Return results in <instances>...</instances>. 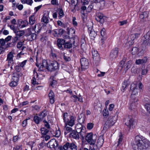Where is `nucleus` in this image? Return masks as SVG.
<instances>
[{
  "mask_svg": "<svg viewBox=\"0 0 150 150\" xmlns=\"http://www.w3.org/2000/svg\"><path fill=\"white\" fill-rule=\"evenodd\" d=\"M12 76L13 77V80L18 81L19 77V73H14L12 75Z\"/></svg>",
  "mask_w": 150,
  "mask_h": 150,
  "instance_id": "c9c22d12",
  "label": "nucleus"
},
{
  "mask_svg": "<svg viewBox=\"0 0 150 150\" xmlns=\"http://www.w3.org/2000/svg\"><path fill=\"white\" fill-rule=\"evenodd\" d=\"M19 30H17L16 32L14 33L16 34V36L18 38H20L21 37L23 36L25 33V32L23 31H18Z\"/></svg>",
  "mask_w": 150,
  "mask_h": 150,
  "instance_id": "f704fd0d",
  "label": "nucleus"
},
{
  "mask_svg": "<svg viewBox=\"0 0 150 150\" xmlns=\"http://www.w3.org/2000/svg\"><path fill=\"white\" fill-rule=\"evenodd\" d=\"M69 148L71 150H77V146L75 143L66 142L63 146L59 147V150H67Z\"/></svg>",
  "mask_w": 150,
  "mask_h": 150,
  "instance_id": "39448f33",
  "label": "nucleus"
},
{
  "mask_svg": "<svg viewBox=\"0 0 150 150\" xmlns=\"http://www.w3.org/2000/svg\"><path fill=\"white\" fill-rule=\"evenodd\" d=\"M147 58L146 57H145L143 59L136 60L135 63L137 64H140L146 63L147 62Z\"/></svg>",
  "mask_w": 150,
  "mask_h": 150,
  "instance_id": "cd10ccee",
  "label": "nucleus"
},
{
  "mask_svg": "<svg viewBox=\"0 0 150 150\" xmlns=\"http://www.w3.org/2000/svg\"><path fill=\"white\" fill-rule=\"evenodd\" d=\"M32 29L35 31V33H37V34H38L41 30V27L40 25L37 24L35 25Z\"/></svg>",
  "mask_w": 150,
  "mask_h": 150,
  "instance_id": "a878e982",
  "label": "nucleus"
},
{
  "mask_svg": "<svg viewBox=\"0 0 150 150\" xmlns=\"http://www.w3.org/2000/svg\"><path fill=\"white\" fill-rule=\"evenodd\" d=\"M124 121L126 125L128 128L129 131L132 132L136 124V122L132 117L131 116L126 117L125 118Z\"/></svg>",
  "mask_w": 150,
  "mask_h": 150,
  "instance_id": "20e7f679",
  "label": "nucleus"
},
{
  "mask_svg": "<svg viewBox=\"0 0 150 150\" xmlns=\"http://www.w3.org/2000/svg\"><path fill=\"white\" fill-rule=\"evenodd\" d=\"M13 53L12 52H10L7 55L6 61L8 62V66L10 65V64L13 63Z\"/></svg>",
  "mask_w": 150,
  "mask_h": 150,
  "instance_id": "a211bd4d",
  "label": "nucleus"
},
{
  "mask_svg": "<svg viewBox=\"0 0 150 150\" xmlns=\"http://www.w3.org/2000/svg\"><path fill=\"white\" fill-rule=\"evenodd\" d=\"M35 21V17L34 16H31L29 17V22L30 25H33Z\"/></svg>",
  "mask_w": 150,
  "mask_h": 150,
  "instance_id": "473e14b6",
  "label": "nucleus"
},
{
  "mask_svg": "<svg viewBox=\"0 0 150 150\" xmlns=\"http://www.w3.org/2000/svg\"><path fill=\"white\" fill-rule=\"evenodd\" d=\"M143 86L141 82H134L131 84L130 92L132 93L131 98H134L135 96H137L139 92V90L142 89Z\"/></svg>",
  "mask_w": 150,
  "mask_h": 150,
  "instance_id": "7ed1b4c3",
  "label": "nucleus"
},
{
  "mask_svg": "<svg viewBox=\"0 0 150 150\" xmlns=\"http://www.w3.org/2000/svg\"><path fill=\"white\" fill-rule=\"evenodd\" d=\"M119 51V49L118 48H115L112 50L110 54V58L111 60L117 57Z\"/></svg>",
  "mask_w": 150,
  "mask_h": 150,
  "instance_id": "f8f14e48",
  "label": "nucleus"
},
{
  "mask_svg": "<svg viewBox=\"0 0 150 150\" xmlns=\"http://www.w3.org/2000/svg\"><path fill=\"white\" fill-rule=\"evenodd\" d=\"M48 96L50 99V103L53 104L54 102V93L52 91H51L48 94Z\"/></svg>",
  "mask_w": 150,
  "mask_h": 150,
  "instance_id": "4be33fe9",
  "label": "nucleus"
},
{
  "mask_svg": "<svg viewBox=\"0 0 150 150\" xmlns=\"http://www.w3.org/2000/svg\"><path fill=\"white\" fill-rule=\"evenodd\" d=\"M148 16V14L146 12H144L140 15L139 18L142 21H146Z\"/></svg>",
  "mask_w": 150,
  "mask_h": 150,
  "instance_id": "393cba45",
  "label": "nucleus"
},
{
  "mask_svg": "<svg viewBox=\"0 0 150 150\" xmlns=\"http://www.w3.org/2000/svg\"><path fill=\"white\" fill-rule=\"evenodd\" d=\"M33 120L36 124H38L39 123L40 121H41L42 120L40 117H39L37 115H35L34 117Z\"/></svg>",
  "mask_w": 150,
  "mask_h": 150,
  "instance_id": "ea45409f",
  "label": "nucleus"
},
{
  "mask_svg": "<svg viewBox=\"0 0 150 150\" xmlns=\"http://www.w3.org/2000/svg\"><path fill=\"white\" fill-rule=\"evenodd\" d=\"M76 120V118L73 116H71L69 117V119H68V122H65V125H69L71 127H72L75 124V121Z\"/></svg>",
  "mask_w": 150,
  "mask_h": 150,
  "instance_id": "ddd939ff",
  "label": "nucleus"
},
{
  "mask_svg": "<svg viewBox=\"0 0 150 150\" xmlns=\"http://www.w3.org/2000/svg\"><path fill=\"white\" fill-rule=\"evenodd\" d=\"M23 45V42L21 41H20L19 42H18V43L17 45V47L18 48L20 49L22 47Z\"/></svg>",
  "mask_w": 150,
  "mask_h": 150,
  "instance_id": "774afa93",
  "label": "nucleus"
},
{
  "mask_svg": "<svg viewBox=\"0 0 150 150\" xmlns=\"http://www.w3.org/2000/svg\"><path fill=\"white\" fill-rule=\"evenodd\" d=\"M18 40V38L16 36L12 38V42L15 45L17 41Z\"/></svg>",
  "mask_w": 150,
  "mask_h": 150,
  "instance_id": "0e129e2a",
  "label": "nucleus"
},
{
  "mask_svg": "<svg viewBox=\"0 0 150 150\" xmlns=\"http://www.w3.org/2000/svg\"><path fill=\"white\" fill-rule=\"evenodd\" d=\"M14 81H12L10 83V86L11 87H15L17 85V82L18 81H16L15 80H14Z\"/></svg>",
  "mask_w": 150,
  "mask_h": 150,
  "instance_id": "e2e57ef3",
  "label": "nucleus"
},
{
  "mask_svg": "<svg viewBox=\"0 0 150 150\" xmlns=\"http://www.w3.org/2000/svg\"><path fill=\"white\" fill-rule=\"evenodd\" d=\"M54 134H53V136H54L57 137H59L60 136L61 134V132L59 128L57 130H56Z\"/></svg>",
  "mask_w": 150,
  "mask_h": 150,
  "instance_id": "de8ad7c7",
  "label": "nucleus"
},
{
  "mask_svg": "<svg viewBox=\"0 0 150 150\" xmlns=\"http://www.w3.org/2000/svg\"><path fill=\"white\" fill-rule=\"evenodd\" d=\"M21 23H23L21 25V28H23L27 26L28 24V22L27 20H24L21 22Z\"/></svg>",
  "mask_w": 150,
  "mask_h": 150,
  "instance_id": "4d7b16f0",
  "label": "nucleus"
},
{
  "mask_svg": "<svg viewBox=\"0 0 150 150\" xmlns=\"http://www.w3.org/2000/svg\"><path fill=\"white\" fill-rule=\"evenodd\" d=\"M94 124L93 123H88L87 127L88 129L90 130L93 127Z\"/></svg>",
  "mask_w": 150,
  "mask_h": 150,
  "instance_id": "13d9d810",
  "label": "nucleus"
},
{
  "mask_svg": "<svg viewBox=\"0 0 150 150\" xmlns=\"http://www.w3.org/2000/svg\"><path fill=\"white\" fill-rule=\"evenodd\" d=\"M36 65L39 68V71H44L43 68L47 69L49 71H53L58 69L59 68L58 63L56 61H50L49 63L47 60H42V62L40 64H38V62L36 63Z\"/></svg>",
  "mask_w": 150,
  "mask_h": 150,
  "instance_id": "f03ea898",
  "label": "nucleus"
},
{
  "mask_svg": "<svg viewBox=\"0 0 150 150\" xmlns=\"http://www.w3.org/2000/svg\"><path fill=\"white\" fill-rule=\"evenodd\" d=\"M97 18L96 19L101 24L107 21V17L104 16L103 14L101 13H98L96 14Z\"/></svg>",
  "mask_w": 150,
  "mask_h": 150,
  "instance_id": "1a4fd4ad",
  "label": "nucleus"
},
{
  "mask_svg": "<svg viewBox=\"0 0 150 150\" xmlns=\"http://www.w3.org/2000/svg\"><path fill=\"white\" fill-rule=\"evenodd\" d=\"M65 40L63 39H58L57 40V45L59 48L62 50L63 49V45H64Z\"/></svg>",
  "mask_w": 150,
  "mask_h": 150,
  "instance_id": "412c9836",
  "label": "nucleus"
},
{
  "mask_svg": "<svg viewBox=\"0 0 150 150\" xmlns=\"http://www.w3.org/2000/svg\"><path fill=\"white\" fill-rule=\"evenodd\" d=\"M72 44L71 42H65V44L64 45V47L65 48L67 49H70L72 47Z\"/></svg>",
  "mask_w": 150,
  "mask_h": 150,
  "instance_id": "c03bdc74",
  "label": "nucleus"
},
{
  "mask_svg": "<svg viewBox=\"0 0 150 150\" xmlns=\"http://www.w3.org/2000/svg\"><path fill=\"white\" fill-rule=\"evenodd\" d=\"M123 138V136L121 134L119 135L118 141L117 146H120L122 144V139Z\"/></svg>",
  "mask_w": 150,
  "mask_h": 150,
  "instance_id": "79ce46f5",
  "label": "nucleus"
},
{
  "mask_svg": "<svg viewBox=\"0 0 150 150\" xmlns=\"http://www.w3.org/2000/svg\"><path fill=\"white\" fill-rule=\"evenodd\" d=\"M57 10L59 14L58 17L59 19H60L62 17L64 16V13L62 8H59L57 9Z\"/></svg>",
  "mask_w": 150,
  "mask_h": 150,
  "instance_id": "72a5a7b5",
  "label": "nucleus"
},
{
  "mask_svg": "<svg viewBox=\"0 0 150 150\" xmlns=\"http://www.w3.org/2000/svg\"><path fill=\"white\" fill-rule=\"evenodd\" d=\"M50 56L51 59H54L55 61L57 58V55L52 51H51Z\"/></svg>",
  "mask_w": 150,
  "mask_h": 150,
  "instance_id": "a18cd8bd",
  "label": "nucleus"
},
{
  "mask_svg": "<svg viewBox=\"0 0 150 150\" xmlns=\"http://www.w3.org/2000/svg\"><path fill=\"white\" fill-rule=\"evenodd\" d=\"M80 62L82 70H84L88 68L89 64L87 59L84 57L81 58L80 59Z\"/></svg>",
  "mask_w": 150,
  "mask_h": 150,
  "instance_id": "9d476101",
  "label": "nucleus"
},
{
  "mask_svg": "<svg viewBox=\"0 0 150 150\" xmlns=\"http://www.w3.org/2000/svg\"><path fill=\"white\" fill-rule=\"evenodd\" d=\"M70 98L71 99H73V101L74 102H76L78 100V97L75 95L71 96Z\"/></svg>",
  "mask_w": 150,
  "mask_h": 150,
  "instance_id": "69168bd1",
  "label": "nucleus"
},
{
  "mask_svg": "<svg viewBox=\"0 0 150 150\" xmlns=\"http://www.w3.org/2000/svg\"><path fill=\"white\" fill-rule=\"evenodd\" d=\"M145 52V49H141L137 54V55L139 56H142Z\"/></svg>",
  "mask_w": 150,
  "mask_h": 150,
  "instance_id": "864d4df0",
  "label": "nucleus"
},
{
  "mask_svg": "<svg viewBox=\"0 0 150 150\" xmlns=\"http://www.w3.org/2000/svg\"><path fill=\"white\" fill-rule=\"evenodd\" d=\"M129 85L127 83V82L124 81L122 83V91L123 90V92H124V91L125 89L127 88L128 86Z\"/></svg>",
  "mask_w": 150,
  "mask_h": 150,
  "instance_id": "5fc2aeb1",
  "label": "nucleus"
},
{
  "mask_svg": "<svg viewBox=\"0 0 150 150\" xmlns=\"http://www.w3.org/2000/svg\"><path fill=\"white\" fill-rule=\"evenodd\" d=\"M150 40V31L148 32L146 34L144 35L142 38V43L144 45H146L147 42Z\"/></svg>",
  "mask_w": 150,
  "mask_h": 150,
  "instance_id": "2eb2a0df",
  "label": "nucleus"
},
{
  "mask_svg": "<svg viewBox=\"0 0 150 150\" xmlns=\"http://www.w3.org/2000/svg\"><path fill=\"white\" fill-rule=\"evenodd\" d=\"M8 26L9 27L11 30H13L14 33L16 32V31L18 30L16 28L14 25H8Z\"/></svg>",
  "mask_w": 150,
  "mask_h": 150,
  "instance_id": "052dcab7",
  "label": "nucleus"
},
{
  "mask_svg": "<svg viewBox=\"0 0 150 150\" xmlns=\"http://www.w3.org/2000/svg\"><path fill=\"white\" fill-rule=\"evenodd\" d=\"M115 122V120H114V117H110L105 122L103 129L105 130H107L113 126Z\"/></svg>",
  "mask_w": 150,
  "mask_h": 150,
  "instance_id": "0eeeda50",
  "label": "nucleus"
},
{
  "mask_svg": "<svg viewBox=\"0 0 150 150\" xmlns=\"http://www.w3.org/2000/svg\"><path fill=\"white\" fill-rule=\"evenodd\" d=\"M104 142V139L102 137H100L97 140V144L98 146L100 147L103 145Z\"/></svg>",
  "mask_w": 150,
  "mask_h": 150,
  "instance_id": "2f4dec72",
  "label": "nucleus"
},
{
  "mask_svg": "<svg viewBox=\"0 0 150 150\" xmlns=\"http://www.w3.org/2000/svg\"><path fill=\"white\" fill-rule=\"evenodd\" d=\"M138 51V49L137 47H134L132 49V54L133 55H135Z\"/></svg>",
  "mask_w": 150,
  "mask_h": 150,
  "instance_id": "09e8293b",
  "label": "nucleus"
},
{
  "mask_svg": "<svg viewBox=\"0 0 150 150\" xmlns=\"http://www.w3.org/2000/svg\"><path fill=\"white\" fill-rule=\"evenodd\" d=\"M150 146V142L145 137L139 135L135 137V144L133 146L134 150H146Z\"/></svg>",
  "mask_w": 150,
  "mask_h": 150,
  "instance_id": "f257e3e1",
  "label": "nucleus"
},
{
  "mask_svg": "<svg viewBox=\"0 0 150 150\" xmlns=\"http://www.w3.org/2000/svg\"><path fill=\"white\" fill-rule=\"evenodd\" d=\"M86 130L85 127H83L82 129H81L79 132H78V133L80 134L81 136L83 139H84L86 136Z\"/></svg>",
  "mask_w": 150,
  "mask_h": 150,
  "instance_id": "bb28decb",
  "label": "nucleus"
},
{
  "mask_svg": "<svg viewBox=\"0 0 150 150\" xmlns=\"http://www.w3.org/2000/svg\"><path fill=\"white\" fill-rule=\"evenodd\" d=\"M37 33H32L31 32L29 33V35H30L31 39L33 40H35L36 38Z\"/></svg>",
  "mask_w": 150,
  "mask_h": 150,
  "instance_id": "8fccbe9b",
  "label": "nucleus"
},
{
  "mask_svg": "<svg viewBox=\"0 0 150 150\" xmlns=\"http://www.w3.org/2000/svg\"><path fill=\"white\" fill-rule=\"evenodd\" d=\"M74 45L75 46H77L78 45V43H79V40L78 37L74 38L72 39Z\"/></svg>",
  "mask_w": 150,
  "mask_h": 150,
  "instance_id": "49530a36",
  "label": "nucleus"
},
{
  "mask_svg": "<svg viewBox=\"0 0 150 150\" xmlns=\"http://www.w3.org/2000/svg\"><path fill=\"white\" fill-rule=\"evenodd\" d=\"M91 146H89L91 149L92 150H97L100 147H98V145L95 144L94 141L90 144Z\"/></svg>",
  "mask_w": 150,
  "mask_h": 150,
  "instance_id": "c756f323",
  "label": "nucleus"
},
{
  "mask_svg": "<svg viewBox=\"0 0 150 150\" xmlns=\"http://www.w3.org/2000/svg\"><path fill=\"white\" fill-rule=\"evenodd\" d=\"M21 1L23 4H27L30 6H31L33 3L32 0H21Z\"/></svg>",
  "mask_w": 150,
  "mask_h": 150,
  "instance_id": "4c0bfd02",
  "label": "nucleus"
},
{
  "mask_svg": "<svg viewBox=\"0 0 150 150\" xmlns=\"http://www.w3.org/2000/svg\"><path fill=\"white\" fill-rule=\"evenodd\" d=\"M81 124L79 123L76 125L75 129L77 132H79L81 129H82L83 127H84Z\"/></svg>",
  "mask_w": 150,
  "mask_h": 150,
  "instance_id": "a19ab883",
  "label": "nucleus"
},
{
  "mask_svg": "<svg viewBox=\"0 0 150 150\" xmlns=\"http://www.w3.org/2000/svg\"><path fill=\"white\" fill-rule=\"evenodd\" d=\"M47 111L46 110H44L40 113L39 116L42 120L47 115Z\"/></svg>",
  "mask_w": 150,
  "mask_h": 150,
  "instance_id": "e433bc0d",
  "label": "nucleus"
},
{
  "mask_svg": "<svg viewBox=\"0 0 150 150\" xmlns=\"http://www.w3.org/2000/svg\"><path fill=\"white\" fill-rule=\"evenodd\" d=\"M63 120L64 122H68V114L67 112H64L62 114Z\"/></svg>",
  "mask_w": 150,
  "mask_h": 150,
  "instance_id": "58836bf2",
  "label": "nucleus"
},
{
  "mask_svg": "<svg viewBox=\"0 0 150 150\" xmlns=\"http://www.w3.org/2000/svg\"><path fill=\"white\" fill-rule=\"evenodd\" d=\"M93 23L91 21L88 22L86 25L88 28V32L89 34V35L92 39L95 38L97 34V32H96L93 30Z\"/></svg>",
  "mask_w": 150,
  "mask_h": 150,
  "instance_id": "423d86ee",
  "label": "nucleus"
},
{
  "mask_svg": "<svg viewBox=\"0 0 150 150\" xmlns=\"http://www.w3.org/2000/svg\"><path fill=\"white\" fill-rule=\"evenodd\" d=\"M140 36V34L139 33H136L134 34H131L129 37L131 40L132 41L131 42V44H132L134 43L133 41L135 39L137 38Z\"/></svg>",
  "mask_w": 150,
  "mask_h": 150,
  "instance_id": "b1692460",
  "label": "nucleus"
},
{
  "mask_svg": "<svg viewBox=\"0 0 150 150\" xmlns=\"http://www.w3.org/2000/svg\"><path fill=\"white\" fill-rule=\"evenodd\" d=\"M49 13L48 12L44 13L41 19V22H42L45 23H49Z\"/></svg>",
  "mask_w": 150,
  "mask_h": 150,
  "instance_id": "aec40b11",
  "label": "nucleus"
},
{
  "mask_svg": "<svg viewBox=\"0 0 150 150\" xmlns=\"http://www.w3.org/2000/svg\"><path fill=\"white\" fill-rule=\"evenodd\" d=\"M77 121L80 123H82L84 122L85 120L84 116L82 114H81L79 115L78 117Z\"/></svg>",
  "mask_w": 150,
  "mask_h": 150,
  "instance_id": "c85d7f7f",
  "label": "nucleus"
},
{
  "mask_svg": "<svg viewBox=\"0 0 150 150\" xmlns=\"http://www.w3.org/2000/svg\"><path fill=\"white\" fill-rule=\"evenodd\" d=\"M27 60H25L22 62L19 63L18 64L21 67H23L25 65Z\"/></svg>",
  "mask_w": 150,
  "mask_h": 150,
  "instance_id": "338daca9",
  "label": "nucleus"
},
{
  "mask_svg": "<svg viewBox=\"0 0 150 150\" xmlns=\"http://www.w3.org/2000/svg\"><path fill=\"white\" fill-rule=\"evenodd\" d=\"M6 44V42L5 40L2 38L0 39V47H3Z\"/></svg>",
  "mask_w": 150,
  "mask_h": 150,
  "instance_id": "680f3d73",
  "label": "nucleus"
},
{
  "mask_svg": "<svg viewBox=\"0 0 150 150\" xmlns=\"http://www.w3.org/2000/svg\"><path fill=\"white\" fill-rule=\"evenodd\" d=\"M93 135L92 133H90L88 134L85 137V139L90 144L94 141L92 139Z\"/></svg>",
  "mask_w": 150,
  "mask_h": 150,
  "instance_id": "5701e85b",
  "label": "nucleus"
},
{
  "mask_svg": "<svg viewBox=\"0 0 150 150\" xmlns=\"http://www.w3.org/2000/svg\"><path fill=\"white\" fill-rule=\"evenodd\" d=\"M120 67H121V69L123 70L125 73H126L131 67V65L129 62L125 63V62L123 60L120 62Z\"/></svg>",
  "mask_w": 150,
  "mask_h": 150,
  "instance_id": "6e6552de",
  "label": "nucleus"
},
{
  "mask_svg": "<svg viewBox=\"0 0 150 150\" xmlns=\"http://www.w3.org/2000/svg\"><path fill=\"white\" fill-rule=\"evenodd\" d=\"M130 103V106L129 108L132 110L135 109L138 104V99L136 98H132Z\"/></svg>",
  "mask_w": 150,
  "mask_h": 150,
  "instance_id": "4468645a",
  "label": "nucleus"
},
{
  "mask_svg": "<svg viewBox=\"0 0 150 150\" xmlns=\"http://www.w3.org/2000/svg\"><path fill=\"white\" fill-rule=\"evenodd\" d=\"M92 54L94 61L96 64V65L98 64L100 61V59L98 52L96 50H94L92 52Z\"/></svg>",
  "mask_w": 150,
  "mask_h": 150,
  "instance_id": "9b49d317",
  "label": "nucleus"
},
{
  "mask_svg": "<svg viewBox=\"0 0 150 150\" xmlns=\"http://www.w3.org/2000/svg\"><path fill=\"white\" fill-rule=\"evenodd\" d=\"M69 137H70L72 138H73L78 140L79 138V136L78 132L77 131H75L73 130L69 134Z\"/></svg>",
  "mask_w": 150,
  "mask_h": 150,
  "instance_id": "6ab92c4d",
  "label": "nucleus"
},
{
  "mask_svg": "<svg viewBox=\"0 0 150 150\" xmlns=\"http://www.w3.org/2000/svg\"><path fill=\"white\" fill-rule=\"evenodd\" d=\"M65 130L64 132L65 136H66L69 133H70L72 131H73L71 127L67 126V125H65Z\"/></svg>",
  "mask_w": 150,
  "mask_h": 150,
  "instance_id": "7c9ffc66",
  "label": "nucleus"
},
{
  "mask_svg": "<svg viewBox=\"0 0 150 150\" xmlns=\"http://www.w3.org/2000/svg\"><path fill=\"white\" fill-rule=\"evenodd\" d=\"M49 131L48 130L44 127L40 129L41 133L43 135H46Z\"/></svg>",
  "mask_w": 150,
  "mask_h": 150,
  "instance_id": "37998d69",
  "label": "nucleus"
},
{
  "mask_svg": "<svg viewBox=\"0 0 150 150\" xmlns=\"http://www.w3.org/2000/svg\"><path fill=\"white\" fill-rule=\"evenodd\" d=\"M144 107L147 112L150 114V104L149 103L145 104Z\"/></svg>",
  "mask_w": 150,
  "mask_h": 150,
  "instance_id": "603ef678",
  "label": "nucleus"
},
{
  "mask_svg": "<svg viewBox=\"0 0 150 150\" xmlns=\"http://www.w3.org/2000/svg\"><path fill=\"white\" fill-rule=\"evenodd\" d=\"M47 145L48 147H50L51 149H55L57 148L58 144L56 140L54 142L50 140L48 142Z\"/></svg>",
  "mask_w": 150,
  "mask_h": 150,
  "instance_id": "dca6fc26",
  "label": "nucleus"
},
{
  "mask_svg": "<svg viewBox=\"0 0 150 150\" xmlns=\"http://www.w3.org/2000/svg\"><path fill=\"white\" fill-rule=\"evenodd\" d=\"M103 114L104 116L107 117L109 114L108 110H107L105 108L104 109L103 112Z\"/></svg>",
  "mask_w": 150,
  "mask_h": 150,
  "instance_id": "6e6d98bb",
  "label": "nucleus"
},
{
  "mask_svg": "<svg viewBox=\"0 0 150 150\" xmlns=\"http://www.w3.org/2000/svg\"><path fill=\"white\" fill-rule=\"evenodd\" d=\"M57 83V81L55 80H53L52 79L50 81V85L52 86L53 87H54V86Z\"/></svg>",
  "mask_w": 150,
  "mask_h": 150,
  "instance_id": "3c124183",
  "label": "nucleus"
},
{
  "mask_svg": "<svg viewBox=\"0 0 150 150\" xmlns=\"http://www.w3.org/2000/svg\"><path fill=\"white\" fill-rule=\"evenodd\" d=\"M101 35L102 37H103L106 34L105 29L103 28L101 29L100 31Z\"/></svg>",
  "mask_w": 150,
  "mask_h": 150,
  "instance_id": "bf43d9fd",
  "label": "nucleus"
},
{
  "mask_svg": "<svg viewBox=\"0 0 150 150\" xmlns=\"http://www.w3.org/2000/svg\"><path fill=\"white\" fill-rule=\"evenodd\" d=\"M97 4L99 9L102 10L105 7V1L104 0H98L96 2Z\"/></svg>",
  "mask_w": 150,
  "mask_h": 150,
  "instance_id": "f3484780",
  "label": "nucleus"
}]
</instances>
